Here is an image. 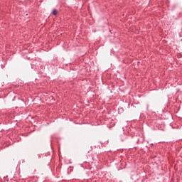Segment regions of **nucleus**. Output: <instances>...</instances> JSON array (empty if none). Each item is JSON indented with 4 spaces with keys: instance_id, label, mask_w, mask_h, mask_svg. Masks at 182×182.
<instances>
[{
    "instance_id": "f257e3e1",
    "label": "nucleus",
    "mask_w": 182,
    "mask_h": 182,
    "mask_svg": "<svg viewBox=\"0 0 182 182\" xmlns=\"http://www.w3.org/2000/svg\"><path fill=\"white\" fill-rule=\"evenodd\" d=\"M53 14H54L55 16H56V14H58V10H57V9H53Z\"/></svg>"
}]
</instances>
